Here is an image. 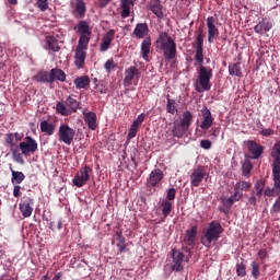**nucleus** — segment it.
I'll list each match as a JSON object with an SVG mask.
<instances>
[{"label": "nucleus", "instance_id": "9", "mask_svg": "<svg viewBox=\"0 0 280 280\" xmlns=\"http://www.w3.org/2000/svg\"><path fill=\"white\" fill-rule=\"evenodd\" d=\"M171 257L173 259V264L171 267L172 270L174 272H183V270H185V265H183V262L187 261L185 253L180 252L179 249L173 248L171 252Z\"/></svg>", "mask_w": 280, "mask_h": 280}, {"label": "nucleus", "instance_id": "15", "mask_svg": "<svg viewBox=\"0 0 280 280\" xmlns=\"http://www.w3.org/2000/svg\"><path fill=\"white\" fill-rule=\"evenodd\" d=\"M207 26H208V43H213L217 36H220V31L218 26H215V18L209 16L207 19Z\"/></svg>", "mask_w": 280, "mask_h": 280}, {"label": "nucleus", "instance_id": "29", "mask_svg": "<svg viewBox=\"0 0 280 280\" xmlns=\"http://www.w3.org/2000/svg\"><path fill=\"white\" fill-rule=\"evenodd\" d=\"M40 131L48 137H51L56 132V125L49 122L48 120H43L40 122Z\"/></svg>", "mask_w": 280, "mask_h": 280}, {"label": "nucleus", "instance_id": "35", "mask_svg": "<svg viewBox=\"0 0 280 280\" xmlns=\"http://www.w3.org/2000/svg\"><path fill=\"white\" fill-rule=\"evenodd\" d=\"M229 73L230 75H236V78H242L244 74L242 73V63H230L229 65Z\"/></svg>", "mask_w": 280, "mask_h": 280}, {"label": "nucleus", "instance_id": "30", "mask_svg": "<svg viewBox=\"0 0 280 280\" xmlns=\"http://www.w3.org/2000/svg\"><path fill=\"white\" fill-rule=\"evenodd\" d=\"M46 49L49 51H60V45H58V40L54 36H46Z\"/></svg>", "mask_w": 280, "mask_h": 280}, {"label": "nucleus", "instance_id": "56", "mask_svg": "<svg viewBox=\"0 0 280 280\" xmlns=\"http://www.w3.org/2000/svg\"><path fill=\"white\" fill-rule=\"evenodd\" d=\"M200 145L203 148V150H211L212 143L210 140H201Z\"/></svg>", "mask_w": 280, "mask_h": 280}, {"label": "nucleus", "instance_id": "13", "mask_svg": "<svg viewBox=\"0 0 280 280\" xmlns=\"http://www.w3.org/2000/svg\"><path fill=\"white\" fill-rule=\"evenodd\" d=\"M164 176L165 174H163L161 168H154L147 178V187H159V184L163 180Z\"/></svg>", "mask_w": 280, "mask_h": 280}, {"label": "nucleus", "instance_id": "32", "mask_svg": "<svg viewBox=\"0 0 280 280\" xmlns=\"http://www.w3.org/2000/svg\"><path fill=\"white\" fill-rule=\"evenodd\" d=\"M66 106L70 108L71 113H78V108H81L80 102H78V100H75V96L73 95H69L66 98Z\"/></svg>", "mask_w": 280, "mask_h": 280}, {"label": "nucleus", "instance_id": "11", "mask_svg": "<svg viewBox=\"0 0 280 280\" xmlns=\"http://www.w3.org/2000/svg\"><path fill=\"white\" fill-rule=\"evenodd\" d=\"M205 176H207V168L202 165L197 166L190 174V185L192 187H200V183L205 180Z\"/></svg>", "mask_w": 280, "mask_h": 280}, {"label": "nucleus", "instance_id": "23", "mask_svg": "<svg viewBox=\"0 0 280 280\" xmlns=\"http://www.w3.org/2000/svg\"><path fill=\"white\" fill-rule=\"evenodd\" d=\"M83 116L90 130H95L97 128V115L93 112H83Z\"/></svg>", "mask_w": 280, "mask_h": 280}, {"label": "nucleus", "instance_id": "33", "mask_svg": "<svg viewBox=\"0 0 280 280\" xmlns=\"http://www.w3.org/2000/svg\"><path fill=\"white\" fill-rule=\"evenodd\" d=\"M10 171L12 174V178H11V183L14 185H21V183H23V180H25V174H23V172H19V171H14V168H12V166H10Z\"/></svg>", "mask_w": 280, "mask_h": 280}, {"label": "nucleus", "instance_id": "54", "mask_svg": "<svg viewBox=\"0 0 280 280\" xmlns=\"http://www.w3.org/2000/svg\"><path fill=\"white\" fill-rule=\"evenodd\" d=\"M259 135H261L262 137H272V135H275V129H270V128L261 129L259 131Z\"/></svg>", "mask_w": 280, "mask_h": 280}, {"label": "nucleus", "instance_id": "6", "mask_svg": "<svg viewBox=\"0 0 280 280\" xmlns=\"http://www.w3.org/2000/svg\"><path fill=\"white\" fill-rule=\"evenodd\" d=\"M58 138L61 143L71 145L75 139V129L71 128L68 124H61L58 130Z\"/></svg>", "mask_w": 280, "mask_h": 280}, {"label": "nucleus", "instance_id": "25", "mask_svg": "<svg viewBox=\"0 0 280 280\" xmlns=\"http://www.w3.org/2000/svg\"><path fill=\"white\" fill-rule=\"evenodd\" d=\"M56 80H58L59 82H65V80H67V74L60 68H52L50 70L51 84H54V82H56Z\"/></svg>", "mask_w": 280, "mask_h": 280}, {"label": "nucleus", "instance_id": "34", "mask_svg": "<svg viewBox=\"0 0 280 280\" xmlns=\"http://www.w3.org/2000/svg\"><path fill=\"white\" fill-rule=\"evenodd\" d=\"M91 84V79L86 75L74 79L75 89H86Z\"/></svg>", "mask_w": 280, "mask_h": 280}, {"label": "nucleus", "instance_id": "14", "mask_svg": "<svg viewBox=\"0 0 280 280\" xmlns=\"http://www.w3.org/2000/svg\"><path fill=\"white\" fill-rule=\"evenodd\" d=\"M275 24H272V20L268 18H264L261 21L257 23V25L254 26L255 34H259L260 36H264V34L270 32L272 30Z\"/></svg>", "mask_w": 280, "mask_h": 280}, {"label": "nucleus", "instance_id": "16", "mask_svg": "<svg viewBox=\"0 0 280 280\" xmlns=\"http://www.w3.org/2000/svg\"><path fill=\"white\" fill-rule=\"evenodd\" d=\"M201 124H200V128L201 130H209V128H211V126H213V116L211 115V110H209V108L203 107L201 109Z\"/></svg>", "mask_w": 280, "mask_h": 280}, {"label": "nucleus", "instance_id": "4", "mask_svg": "<svg viewBox=\"0 0 280 280\" xmlns=\"http://www.w3.org/2000/svg\"><path fill=\"white\" fill-rule=\"evenodd\" d=\"M211 78H213V69L211 67L199 66L198 80L203 91H211Z\"/></svg>", "mask_w": 280, "mask_h": 280}, {"label": "nucleus", "instance_id": "7", "mask_svg": "<svg viewBox=\"0 0 280 280\" xmlns=\"http://www.w3.org/2000/svg\"><path fill=\"white\" fill-rule=\"evenodd\" d=\"M91 174H93V168L89 165H84L82 168H80L72 179L74 187H84V185L89 183Z\"/></svg>", "mask_w": 280, "mask_h": 280}, {"label": "nucleus", "instance_id": "50", "mask_svg": "<svg viewBox=\"0 0 280 280\" xmlns=\"http://www.w3.org/2000/svg\"><path fill=\"white\" fill-rule=\"evenodd\" d=\"M137 132H139V127L132 124L128 132V139H135L137 137Z\"/></svg>", "mask_w": 280, "mask_h": 280}, {"label": "nucleus", "instance_id": "37", "mask_svg": "<svg viewBox=\"0 0 280 280\" xmlns=\"http://www.w3.org/2000/svg\"><path fill=\"white\" fill-rule=\"evenodd\" d=\"M91 35H81L79 38V43L77 46V49L86 51V49H89V43L91 40Z\"/></svg>", "mask_w": 280, "mask_h": 280}, {"label": "nucleus", "instance_id": "57", "mask_svg": "<svg viewBox=\"0 0 280 280\" xmlns=\"http://www.w3.org/2000/svg\"><path fill=\"white\" fill-rule=\"evenodd\" d=\"M182 250L186 253V256H185L186 261H189V259H191V248L184 246L182 247Z\"/></svg>", "mask_w": 280, "mask_h": 280}, {"label": "nucleus", "instance_id": "36", "mask_svg": "<svg viewBox=\"0 0 280 280\" xmlns=\"http://www.w3.org/2000/svg\"><path fill=\"white\" fill-rule=\"evenodd\" d=\"M266 187V180L258 179L254 185V194L257 198H261L264 196V188Z\"/></svg>", "mask_w": 280, "mask_h": 280}, {"label": "nucleus", "instance_id": "55", "mask_svg": "<svg viewBox=\"0 0 280 280\" xmlns=\"http://www.w3.org/2000/svg\"><path fill=\"white\" fill-rule=\"evenodd\" d=\"M144 119H145V114H140L138 115L137 119L132 124L133 126H137L139 128V126L143 124Z\"/></svg>", "mask_w": 280, "mask_h": 280}, {"label": "nucleus", "instance_id": "46", "mask_svg": "<svg viewBox=\"0 0 280 280\" xmlns=\"http://www.w3.org/2000/svg\"><path fill=\"white\" fill-rule=\"evenodd\" d=\"M221 202H222L223 207H225V209H231V207H233V205H235V202L233 201V199L231 197H222Z\"/></svg>", "mask_w": 280, "mask_h": 280}, {"label": "nucleus", "instance_id": "31", "mask_svg": "<svg viewBox=\"0 0 280 280\" xmlns=\"http://www.w3.org/2000/svg\"><path fill=\"white\" fill-rule=\"evenodd\" d=\"M130 5H135L132 0H121V13L122 19H128L130 16Z\"/></svg>", "mask_w": 280, "mask_h": 280}, {"label": "nucleus", "instance_id": "38", "mask_svg": "<svg viewBox=\"0 0 280 280\" xmlns=\"http://www.w3.org/2000/svg\"><path fill=\"white\" fill-rule=\"evenodd\" d=\"M161 207L162 215H164V218H167V215L172 213V209H174V203L172 201L163 200Z\"/></svg>", "mask_w": 280, "mask_h": 280}, {"label": "nucleus", "instance_id": "27", "mask_svg": "<svg viewBox=\"0 0 280 280\" xmlns=\"http://www.w3.org/2000/svg\"><path fill=\"white\" fill-rule=\"evenodd\" d=\"M34 81L42 84H51V73L47 72V70H42L34 77Z\"/></svg>", "mask_w": 280, "mask_h": 280}, {"label": "nucleus", "instance_id": "62", "mask_svg": "<svg viewBox=\"0 0 280 280\" xmlns=\"http://www.w3.org/2000/svg\"><path fill=\"white\" fill-rule=\"evenodd\" d=\"M248 202L249 205H252L253 207H256L257 206V197L255 196H252L248 198Z\"/></svg>", "mask_w": 280, "mask_h": 280}, {"label": "nucleus", "instance_id": "40", "mask_svg": "<svg viewBox=\"0 0 280 280\" xmlns=\"http://www.w3.org/2000/svg\"><path fill=\"white\" fill-rule=\"evenodd\" d=\"M250 187H253V184L249 182H238L235 184L234 189L238 190L241 194H244V191H249Z\"/></svg>", "mask_w": 280, "mask_h": 280}, {"label": "nucleus", "instance_id": "48", "mask_svg": "<svg viewBox=\"0 0 280 280\" xmlns=\"http://www.w3.org/2000/svg\"><path fill=\"white\" fill-rule=\"evenodd\" d=\"M236 275L238 277H246V265L237 264L236 265Z\"/></svg>", "mask_w": 280, "mask_h": 280}, {"label": "nucleus", "instance_id": "5", "mask_svg": "<svg viewBox=\"0 0 280 280\" xmlns=\"http://www.w3.org/2000/svg\"><path fill=\"white\" fill-rule=\"evenodd\" d=\"M21 156H30V154H36L38 152V142L31 136L25 137V141L20 142L18 145Z\"/></svg>", "mask_w": 280, "mask_h": 280}, {"label": "nucleus", "instance_id": "26", "mask_svg": "<svg viewBox=\"0 0 280 280\" xmlns=\"http://www.w3.org/2000/svg\"><path fill=\"white\" fill-rule=\"evenodd\" d=\"M150 32L147 23H138L133 30L136 38H145Z\"/></svg>", "mask_w": 280, "mask_h": 280}, {"label": "nucleus", "instance_id": "61", "mask_svg": "<svg viewBox=\"0 0 280 280\" xmlns=\"http://www.w3.org/2000/svg\"><path fill=\"white\" fill-rule=\"evenodd\" d=\"M258 256L260 257V259H266L268 257V252L266 249H260L258 252Z\"/></svg>", "mask_w": 280, "mask_h": 280}, {"label": "nucleus", "instance_id": "53", "mask_svg": "<svg viewBox=\"0 0 280 280\" xmlns=\"http://www.w3.org/2000/svg\"><path fill=\"white\" fill-rule=\"evenodd\" d=\"M56 226H57V231H60V229H62V221H52L49 223V229L51 231H56Z\"/></svg>", "mask_w": 280, "mask_h": 280}, {"label": "nucleus", "instance_id": "1", "mask_svg": "<svg viewBox=\"0 0 280 280\" xmlns=\"http://www.w3.org/2000/svg\"><path fill=\"white\" fill-rule=\"evenodd\" d=\"M155 47L163 52L165 62L176 60V56L178 54L176 40L170 36V33L161 32L155 40Z\"/></svg>", "mask_w": 280, "mask_h": 280}, {"label": "nucleus", "instance_id": "60", "mask_svg": "<svg viewBox=\"0 0 280 280\" xmlns=\"http://www.w3.org/2000/svg\"><path fill=\"white\" fill-rule=\"evenodd\" d=\"M13 196H14V198H19V196H21V186H19V185L14 186Z\"/></svg>", "mask_w": 280, "mask_h": 280}, {"label": "nucleus", "instance_id": "19", "mask_svg": "<svg viewBox=\"0 0 280 280\" xmlns=\"http://www.w3.org/2000/svg\"><path fill=\"white\" fill-rule=\"evenodd\" d=\"M147 7L151 12L155 14L158 19H163L165 16L163 13V4H161V0H150Z\"/></svg>", "mask_w": 280, "mask_h": 280}, {"label": "nucleus", "instance_id": "10", "mask_svg": "<svg viewBox=\"0 0 280 280\" xmlns=\"http://www.w3.org/2000/svg\"><path fill=\"white\" fill-rule=\"evenodd\" d=\"M141 78V71L137 66H131L125 70V78L122 81L124 86L129 88L132 86V80H137L139 82V79Z\"/></svg>", "mask_w": 280, "mask_h": 280}, {"label": "nucleus", "instance_id": "22", "mask_svg": "<svg viewBox=\"0 0 280 280\" xmlns=\"http://www.w3.org/2000/svg\"><path fill=\"white\" fill-rule=\"evenodd\" d=\"M152 47V38L145 37L141 43V56L145 62H150V49Z\"/></svg>", "mask_w": 280, "mask_h": 280}, {"label": "nucleus", "instance_id": "28", "mask_svg": "<svg viewBox=\"0 0 280 280\" xmlns=\"http://www.w3.org/2000/svg\"><path fill=\"white\" fill-rule=\"evenodd\" d=\"M74 30H78V34H81V36H91V26L86 21H80Z\"/></svg>", "mask_w": 280, "mask_h": 280}, {"label": "nucleus", "instance_id": "18", "mask_svg": "<svg viewBox=\"0 0 280 280\" xmlns=\"http://www.w3.org/2000/svg\"><path fill=\"white\" fill-rule=\"evenodd\" d=\"M196 240H198V225H194L189 230H187L184 236V242L186 243V246H196Z\"/></svg>", "mask_w": 280, "mask_h": 280}, {"label": "nucleus", "instance_id": "45", "mask_svg": "<svg viewBox=\"0 0 280 280\" xmlns=\"http://www.w3.org/2000/svg\"><path fill=\"white\" fill-rule=\"evenodd\" d=\"M36 5L40 10V12H46V10L49 9L48 0H37Z\"/></svg>", "mask_w": 280, "mask_h": 280}, {"label": "nucleus", "instance_id": "24", "mask_svg": "<svg viewBox=\"0 0 280 280\" xmlns=\"http://www.w3.org/2000/svg\"><path fill=\"white\" fill-rule=\"evenodd\" d=\"M84 62H86V50L75 49L74 65L79 69H84Z\"/></svg>", "mask_w": 280, "mask_h": 280}, {"label": "nucleus", "instance_id": "3", "mask_svg": "<svg viewBox=\"0 0 280 280\" xmlns=\"http://www.w3.org/2000/svg\"><path fill=\"white\" fill-rule=\"evenodd\" d=\"M191 121H194V114H191L189 110L184 112L182 118L174 121L172 129L173 137H176L177 139L185 137L189 130V127L191 126Z\"/></svg>", "mask_w": 280, "mask_h": 280}, {"label": "nucleus", "instance_id": "52", "mask_svg": "<svg viewBox=\"0 0 280 280\" xmlns=\"http://www.w3.org/2000/svg\"><path fill=\"white\" fill-rule=\"evenodd\" d=\"M244 196V192L238 191L236 188H234V194L231 196V199L233 202H240Z\"/></svg>", "mask_w": 280, "mask_h": 280}, {"label": "nucleus", "instance_id": "12", "mask_svg": "<svg viewBox=\"0 0 280 280\" xmlns=\"http://www.w3.org/2000/svg\"><path fill=\"white\" fill-rule=\"evenodd\" d=\"M246 145H247V150H248V152H250L252 159L254 161H258V159H261V156L264 155V150H266V147L257 143L254 140H248L246 142Z\"/></svg>", "mask_w": 280, "mask_h": 280}, {"label": "nucleus", "instance_id": "44", "mask_svg": "<svg viewBox=\"0 0 280 280\" xmlns=\"http://www.w3.org/2000/svg\"><path fill=\"white\" fill-rule=\"evenodd\" d=\"M250 266H252V276H253V278L254 279H259V268H260L259 262L252 261Z\"/></svg>", "mask_w": 280, "mask_h": 280}, {"label": "nucleus", "instance_id": "21", "mask_svg": "<svg viewBox=\"0 0 280 280\" xmlns=\"http://www.w3.org/2000/svg\"><path fill=\"white\" fill-rule=\"evenodd\" d=\"M113 40H115V30H109L102 39L100 51H108Z\"/></svg>", "mask_w": 280, "mask_h": 280}, {"label": "nucleus", "instance_id": "63", "mask_svg": "<svg viewBox=\"0 0 280 280\" xmlns=\"http://www.w3.org/2000/svg\"><path fill=\"white\" fill-rule=\"evenodd\" d=\"M13 138L15 141H23V133L14 132Z\"/></svg>", "mask_w": 280, "mask_h": 280}, {"label": "nucleus", "instance_id": "64", "mask_svg": "<svg viewBox=\"0 0 280 280\" xmlns=\"http://www.w3.org/2000/svg\"><path fill=\"white\" fill-rule=\"evenodd\" d=\"M110 1H113V0H98V3L101 5V8H106V5H108V3H110Z\"/></svg>", "mask_w": 280, "mask_h": 280}, {"label": "nucleus", "instance_id": "39", "mask_svg": "<svg viewBox=\"0 0 280 280\" xmlns=\"http://www.w3.org/2000/svg\"><path fill=\"white\" fill-rule=\"evenodd\" d=\"M195 61L199 67L205 65V48H196L195 50Z\"/></svg>", "mask_w": 280, "mask_h": 280}, {"label": "nucleus", "instance_id": "17", "mask_svg": "<svg viewBox=\"0 0 280 280\" xmlns=\"http://www.w3.org/2000/svg\"><path fill=\"white\" fill-rule=\"evenodd\" d=\"M34 205V199L31 197H24V200L22 203H20V211L23 215V218H30L34 211V208L32 206Z\"/></svg>", "mask_w": 280, "mask_h": 280}, {"label": "nucleus", "instance_id": "2", "mask_svg": "<svg viewBox=\"0 0 280 280\" xmlns=\"http://www.w3.org/2000/svg\"><path fill=\"white\" fill-rule=\"evenodd\" d=\"M224 229H222V224H220V222H210L208 228L202 232V246H206V248H211V244H213V242H218V240H220V235H222Z\"/></svg>", "mask_w": 280, "mask_h": 280}, {"label": "nucleus", "instance_id": "41", "mask_svg": "<svg viewBox=\"0 0 280 280\" xmlns=\"http://www.w3.org/2000/svg\"><path fill=\"white\" fill-rule=\"evenodd\" d=\"M56 110L57 113H59V115H62L63 117H67V115H69V109H67V104L62 102L57 103Z\"/></svg>", "mask_w": 280, "mask_h": 280}, {"label": "nucleus", "instance_id": "47", "mask_svg": "<svg viewBox=\"0 0 280 280\" xmlns=\"http://www.w3.org/2000/svg\"><path fill=\"white\" fill-rule=\"evenodd\" d=\"M115 68H117V65L113 59H108L104 65V69L107 71V73H110V71H113Z\"/></svg>", "mask_w": 280, "mask_h": 280}, {"label": "nucleus", "instance_id": "42", "mask_svg": "<svg viewBox=\"0 0 280 280\" xmlns=\"http://www.w3.org/2000/svg\"><path fill=\"white\" fill-rule=\"evenodd\" d=\"M242 172H243V176H250V172H253V164L250 163V161H245L242 165Z\"/></svg>", "mask_w": 280, "mask_h": 280}, {"label": "nucleus", "instance_id": "8", "mask_svg": "<svg viewBox=\"0 0 280 280\" xmlns=\"http://www.w3.org/2000/svg\"><path fill=\"white\" fill-rule=\"evenodd\" d=\"M4 141L8 148H10V152L12 154L13 161H15V163H21V165H23V163H25V160H23V156H21V151H19V145L14 143L15 141L14 133H7Z\"/></svg>", "mask_w": 280, "mask_h": 280}, {"label": "nucleus", "instance_id": "51", "mask_svg": "<svg viewBox=\"0 0 280 280\" xmlns=\"http://www.w3.org/2000/svg\"><path fill=\"white\" fill-rule=\"evenodd\" d=\"M196 49H205L203 45H205V36L202 35V33H199V35L196 38Z\"/></svg>", "mask_w": 280, "mask_h": 280}, {"label": "nucleus", "instance_id": "59", "mask_svg": "<svg viewBox=\"0 0 280 280\" xmlns=\"http://www.w3.org/2000/svg\"><path fill=\"white\" fill-rule=\"evenodd\" d=\"M116 246H117V248H118V253H119V254L126 253V242L117 243Z\"/></svg>", "mask_w": 280, "mask_h": 280}, {"label": "nucleus", "instance_id": "49", "mask_svg": "<svg viewBox=\"0 0 280 280\" xmlns=\"http://www.w3.org/2000/svg\"><path fill=\"white\" fill-rule=\"evenodd\" d=\"M166 199L168 202L176 200V188H170L166 190Z\"/></svg>", "mask_w": 280, "mask_h": 280}, {"label": "nucleus", "instance_id": "43", "mask_svg": "<svg viewBox=\"0 0 280 280\" xmlns=\"http://www.w3.org/2000/svg\"><path fill=\"white\" fill-rule=\"evenodd\" d=\"M166 110L171 115H174L176 113V101L170 98V96H167Z\"/></svg>", "mask_w": 280, "mask_h": 280}, {"label": "nucleus", "instance_id": "58", "mask_svg": "<svg viewBox=\"0 0 280 280\" xmlns=\"http://www.w3.org/2000/svg\"><path fill=\"white\" fill-rule=\"evenodd\" d=\"M116 237L118 243L124 244L126 242V237H124V232L122 231H116Z\"/></svg>", "mask_w": 280, "mask_h": 280}, {"label": "nucleus", "instance_id": "20", "mask_svg": "<svg viewBox=\"0 0 280 280\" xmlns=\"http://www.w3.org/2000/svg\"><path fill=\"white\" fill-rule=\"evenodd\" d=\"M72 16H74V19H84V16H86V3L84 0H77L72 10Z\"/></svg>", "mask_w": 280, "mask_h": 280}]
</instances>
